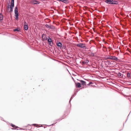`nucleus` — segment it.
<instances>
[{"label":"nucleus","mask_w":131,"mask_h":131,"mask_svg":"<svg viewBox=\"0 0 131 131\" xmlns=\"http://www.w3.org/2000/svg\"><path fill=\"white\" fill-rule=\"evenodd\" d=\"M18 9L17 7H16L15 10V18L16 20H18Z\"/></svg>","instance_id":"f257e3e1"},{"label":"nucleus","mask_w":131,"mask_h":131,"mask_svg":"<svg viewBox=\"0 0 131 131\" xmlns=\"http://www.w3.org/2000/svg\"><path fill=\"white\" fill-rule=\"evenodd\" d=\"M77 46V47L83 49H86V46L83 43H79L78 44Z\"/></svg>","instance_id":"f03ea898"},{"label":"nucleus","mask_w":131,"mask_h":131,"mask_svg":"<svg viewBox=\"0 0 131 131\" xmlns=\"http://www.w3.org/2000/svg\"><path fill=\"white\" fill-rule=\"evenodd\" d=\"M107 59L113 60H118V58L115 56H109L107 58Z\"/></svg>","instance_id":"7ed1b4c3"},{"label":"nucleus","mask_w":131,"mask_h":131,"mask_svg":"<svg viewBox=\"0 0 131 131\" xmlns=\"http://www.w3.org/2000/svg\"><path fill=\"white\" fill-rule=\"evenodd\" d=\"M11 5H8L7 7L6 8V11L8 12H12L13 11V7L12 8V10H11Z\"/></svg>","instance_id":"20e7f679"},{"label":"nucleus","mask_w":131,"mask_h":131,"mask_svg":"<svg viewBox=\"0 0 131 131\" xmlns=\"http://www.w3.org/2000/svg\"><path fill=\"white\" fill-rule=\"evenodd\" d=\"M30 2L31 3L34 4H38L39 3V2L36 0H31Z\"/></svg>","instance_id":"39448f33"},{"label":"nucleus","mask_w":131,"mask_h":131,"mask_svg":"<svg viewBox=\"0 0 131 131\" xmlns=\"http://www.w3.org/2000/svg\"><path fill=\"white\" fill-rule=\"evenodd\" d=\"M46 27L48 28H49L50 29H53L54 28V27L51 25H49L48 24H46L45 25Z\"/></svg>","instance_id":"423d86ee"},{"label":"nucleus","mask_w":131,"mask_h":131,"mask_svg":"<svg viewBox=\"0 0 131 131\" xmlns=\"http://www.w3.org/2000/svg\"><path fill=\"white\" fill-rule=\"evenodd\" d=\"M24 28L25 30H27L28 28V26L26 22H25L24 23Z\"/></svg>","instance_id":"0eeeda50"},{"label":"nucleus","mask_w":131,"mask_h":131,"mask_svg":"<svg viewBox=\"0 0 131 131\" xmlns=\"http://www.w3.org/2000/svg\"><path fill=\"white\" fill-rule=\"evenodd\" d=\"M58 1H61L66 4H68L69 3V1L68 0H58Z\"/></svg>","instance_id":"6e6552de"},{"label":"nucleus","mask_w":131,"mask_h":131,"mask_svg":"<svg viewBox=\"0 0 131 131\" xmlns=\"http://www.w3.org/2000/svg\"><path fill=\"white\" fill-rule=\"evenodd\" d=\"M42 39L44 40H45L47 39V38H46V36L44 34H43L42 35Z\"/></svg>","instance_id":"1a4fd4ad"},{"label":"nucleus","mask_w":131,"mask_h":131,"mask_svg":"<svg viewBox=\"0 0 131 131\" xmlns=\"http://www.w3.org/2000/svg\"><path fill=\"white\" fill-rule=\"evenodd\" d=\"M112 4H117L118 3V2L117 1H114L113 0H112Z\"/></svg>","instance_id":"9d476101"},{"label":"nucleus","mask_w":131,"mask_h":131,"mask_svg":"<svg viewBox=\"0 0 131 131\" xmlns=\"http://www.w3.org/2000/svg\"><path fill=\"white\" fill-rule=\"evenodd\" d=\"M11 10H12V8L14 6V0H11Z\"/></svg>","instance_id":"9b49d317"},{"label":"nucleus","mask_w":131,"mask_h":131,"mask_svg":"<svg viewBox=\"0 0 131 131\" xmlns=\"http://www.w3.org/2000/svg\"><path fill=\"white\" fill-rule=\"evenodd\" d=\"M62 46V44L61 42H58V47H60V49H61Z\"/></svg>","instance_id":"f8f14e48"},{"label":"nucleus","mask_w":131,"mask_h":131,"mask_svg":"<svg viewBox=\"0 0 131 131\" xmlns=\"http://www.w3.org/2000/svg\"><path fill=\"white\" fill-rule=\"evenodd\" d=\"M105 2L107 3L111 4L112 0H107L105 1Z\"/></svg>","instance_id":"ddd939ff"},{"label":"nucleus","mask_w":131,"mask_h":131,"mask_svg":"<svg viewBox=\"0 0 131 131\" xmlns=\"http://www.w3.org/2000/svg\"><path fill=\"white\" fill-rule=\"evenodd\" d=\"M80 81L81 82V84L83 85H84L86 84V82L83 81L81 80Z\"/></svg>","instance_id":"4468645a"},{"label":"nucleus","mask_w":131,"mask_h":131,"mask_svg":"<svg viewBox=\"0 0 131 131\" xmlns=\"http://www.w3.org/2000/svg\"><path fill=\"white\" fill-rule=\"evenodd\" d=\"M48 41L50 43V45L51 46V43L52 42V39L51 38H49V39H48Z\"/></svg>","instance_id":"2eb2a0df"},{"label":"nucleus","mask_w":131,"mask_h":131,"mask_svg":"<svg viewBox=\"0 0 131 131\" xmlns=\"http://www.w3.org/2000/svg\"><path fill=\"white\" fill-rule=\"evenodd\" d=\"M76 86L79 88H81V84L79 83H77Z\"/></svg>","instance_id":"dca6fc26"},{"label":"nucleus","mask_w":131,"mask_h":131,"mask_svg":"<svg viewBox=\"0 0 131 131\" xmlns=\"http://www.w3.org/2000/svg\"><path fill=\"white\" fill-rule=\"evenodd\" d=\"M89 62V61L88 60H85V61L82 62V63L83 64H86L88 63Z\"/></svg>","instance_id":"f3484780"},{"label":"nucleus","mask_w":131,"mask_h":131,"mask_svg":"<svg viewBox=\"0 0 131 131\" xmlns=\"http://www.w3.org/2000/svg\"><path fill=\"white\" fill-rule=\"evenodd\" d=\"M3 19V15L1 14H0V20H2Z\"/></svg>","instance_id":"a211bd4d"},{"label":"nucleus","mask_w":131,"mask_h":131,"mask_svg":"<svg viewBox=\"0 0 131 131\" xmlns=\"http://www.w3.org/2000/svg\"><path fill=\"white\" fill-rule=\"evenodd\" d=\"M127 76L128 77H130V73H128L127 74Z\"/></svg>","instance_id":"6ab92c4d"},{"label":"nucleus","mask_w":131,"mask_h":131,"mask_svg":"<svg viewBox=\"0 0 131 131\" xmlns=\"http://www.w3.org/2000/svg\"><path fill=\"white\" fill-rule=\"evenodd\" d=\"M14 31H19V29L18 28H17L16 29H15L14 30Z\"/></svg>","instance_id":"aec40b11"},{"label":"nucleus","mask_w":131,"mask_h":131,"mask_svg":"<svg viewBox=\"0 0 131 131\" xmlns=\"http://www.w3.org/2000/svg\"><path fill=\"white\" fill-rule=\"evenodd\" d=\"M12 126L13 127H14L15 128H16L17 127H16L15 126L13 125H12Z\"/></svg>","instance_id":"412c9836"},{"label":"nucleus","mask_w":131,"mask_h":131,"mask_svg":"<svg viewBox=\"0 0 131 131\" xmlns=\"http://www.w3.org/2000/svg\"><path fill=\"white\" fill-rule=\"evenodd\" d=\"M92 83L91 82H90L88 84V85H90Z\"/></svg>","instance_id":"4be33fe9"},{"label":"nucleus","mask_w":131,"mask_h":131,"mask_svg":"<svg viewBox=\"0 0 131 131\" xmlns=\"http://www.w3.org/2000/svg\"><path fill=\"white\" fill-rule=\"evenodd\" d=\"M92 83L91 82H90L88 84V85H90Z\"/></svg>","instance_id":"5701e85b"},{"label":"nucleus","mask_w":131,"mask_h":131,"mask_svg":"<svg viewBox=\"0 0 131 131\" xmlns=\"http://www.w3.org/2000/svg\"><path fill=\"white\" fill-rule=\"evenodd\" d=\"M121 73H119L118 74V75L119 76H121Z\"/></svg>","instance_id":"b1692460"},{"label":"nucleus","mask_w":131,"mask_h":131,"mask_svg":"<svg viewBox=\"0 0 131 131\" xmlns=\"http://www.w3.org/2000/svg\"><path fill=\"white\" fill-rule=\"evenodd\" d=\"M35 125L36 127L38 126V125H37L35 124V125Z\"/></svg>","instance_id":"393cba45"},{"label":"nucleus","mask_w":131,"mask_h":131,"mask_svg":"<svg viewBox=\"0 0 131 131\" xmlns=\"http://www.w3.org/2000/svg\"><path fill=\"white\" fill-rule=\"evenodd\" d=\"M56 45H57V43H56Z\"/></svg>","instance_id":"a878e982"}]
</instances>
